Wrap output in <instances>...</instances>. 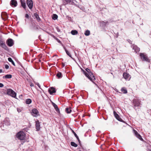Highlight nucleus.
<instances>
[{
  "mask_svg": "<svg viewBox=\"0 0 151 151\" xmlns=\"http://www.w3.org/2000/svg\"><path fill=\"white\" fill-rule=\"evenodd\" d=\"M86 71L88 73V77H89V78H88L91 81H92V82L95 83L93 82V81L95 80V77L94 75H93V73L91 72V71L88 68H86L85 69Z\"/></svg>",
  "mask_w": 151,
  "mask_h": 151,
  "instance_id": "1",
  "label": "nucleus"
},
{
  "mask_svg": "<svg viewBox=\"0 0 151 151\" xmlns=\"http://www.w3.org/2000/svg\"><path fill=\"white\" fill-rule=\"evenodd\" d=\"M17 138L21 140H24L25 139V134L22 131H20L18 132L16 135Z\"/></svg>",
  "mask_w": 151,
  "mask_h": 151,
  "instance_id": "2",
  "label": "nucleus"
},
{
  "mask_svg": "<svg viewBox=\"0 0 151 151\" xmlns=\"http://www.w3.org/2000/svg\"><path fill=\"white\" fill-rule=\"evenodd\" d=\"M6 94L14 98L16 97V93L11 89H7Z\"/></svg>",
  "mask_w": 151,
  "mask_h": 151,
  "instance_id": "3",
  "label": "nucleus"
},
{
  "mask_svg": "<svg viewBox=\"0 0 151 151\" xmlns=\"http://www.w3.org/2000/svg\"><path fill=\"white\" fill-rule=\"evenodd\" d=\"M140 59L143 61L150 62V60L148 58L147 56L144 53H139Z\"/></svg>",
  "mask_w": 151,
  "mask_h": 151,
  "instance_id": "4",
  "label": "nucleus"
},
{
  "mask_svg": "<svg viewBox=\"0 0 151 151\" xmlns=\"http://www.w3.org/2000/svg\"><path fill=\"white\" fill-rule=\"evenodd\" d=\"M132 103L134 105V109H135L136 110L135 107L139 106L140 105V101H139L138 99H133L132 100Z\"/></svg>",
  "mask_w": 151,
  "mask_h": 151,
  "instance_id": "5",
  "label": "nucleus"
},
{
  "mask_svg": "<svg viewBox=\"0 0 151 151\" xmlns=\"http://www.w3.org/2000/svg\"><path fill=\"white\" fill-rule=\"evenodd\" d=\"M0 46L4 48L5 50L8 51L9 49L5 44V42H3L2 39L0 37Z\"/></svg>",
  "mask_w": 151,
  "mask_h": 151,
  "instance_id": "6",
  "label": "nucleus"
},
{
  "mask_svg": "<svg viewBox=\"0 0 151 151\" xmlns=\"http://www.w3.org/2000/svg\"><path fill=\"white\" fill-rule=\"evenodd\" d=\"M26 3L29 9H31L33 6V2L32 0H27Z\"/></svg>",
  "mask_w": 151,
  "mask_h": 151,
  "instance_id": "7",
  "label": "nucleus"
},
{
  "mask_svg": "<svg viewBox=\"0 0 151 151\" xmlns=\"http://www.w3.org/2000/svg\"><path fill=\"white\" fill-rule=\"evenodd\" d=\"M6 43L9 47L12 46L14 44L13 40L11 38H9L6 40Z\"/></svg>",
  "mask_w": 151,
  "mask_h": 151,
  "instance_id": "8",
  "label": "nucleus"
},
{
  "mask_svg": "<svg viewBox=\"0 0 151 151\" xmlns=\"http://www.w3.org/2000/svg\"><path fill=\"white\" fill-rule=\"evenodd\" d=\"M32 114L33 116L37 117L39 115V111L36 109H34L32 110Z\"/></svg>",
  "mask_w": 151,
  "mask_h": 151,
  "instance_id": "9",
  "label": "nucleus"
},
{
  "mask_svg": "<svg viewBox=\"0 0 151 151\" xmlns=\"http://www.w3.org/2000/svg\"><path fill=\"white\" fill-rule=\"evenodd\" d=\"M114 114L116 118L119 121L122 122H124V121L116 113L115 111H114Z\"/></svg>",
  "mask_w": 151,
  "mask_h": 151,
  "instance_id": "10",
  "label": "nucleus"
},
{
  "mask_svg": "<svg viewBox=\"0 0 151 151\" xmlns=\"http://www.w3.org/2000/svg\"><path fill=\"white\" fill-rule=\"evenodd\" d=\"M10 4L12 7H16L17 5V1L16 0H11L10 2Z\"/></svg>",
  "mask_w": 151,
  "mask_h": 151,
  "instance_id": "11",
  "label": "nucleus"
},
{
  "mask_svg": "<svg viewBox=\"0 0 151 151\" xmlns=\"http://www.w3.org/2000/svg\"><path fill=\"white\" fill-rule=\"evenodd\" d=\"M1 18L3 20H6L8 18L7 14L5 12H3L1 14Z\"/></svg>",
  "mask_w": 151,
  "mask_h": 151,
  "instance_id": "12",
  "label": "nucleus"
},
{
  "mask_svg": "<svg viewBox=\"0 0 151 151\" xmlns=\"http://www.w3.org/2000/svg\"><path fill=\"white\" fill-rule=\"evenodd\" d=\"M35 128L36 131H39L40 129V122L39 120H37L35 121Z\"/></svg>",
  "mask_w": 151,
  "mask_h": 151,
  "instance_id": "13",
  "label": "nucleus"
},
{
  "mask_svg": "<svg viewBox=\"0 0 151 151\" xmlns=\"http://www.w3.org/2000/svg\"><path fill=\"white\" fill-rule=\"evenodd\" d=\"M48 91L50 94H52L53 93H55L56 90L54 87H52L48 89Z\"/></svg>",
  "mask_w": 151,
  "mask_h": 151,
  "instance_id": "14",
  "label": "nucleus"
},
{
  "mask_svg": "<svg viewBox=\"0 0 151 151\" xmlns=\"http://www.w3.org/2000/svg\"><path fill=\"white\" fill-rule=\"evenodd\" d=\"M133 131L134 132V133L135 135V136L137 137L138 139H140L141 140H143V139L142 137L134 129L133 130Z\"/></svg>",
  "mask_w": 151,
  "mask_h": 151,
  "instance_id": "15",
  "label": "nucleus"
},
{
  "mask_svg": "<svg viewBox=\"0 0 151 151\" xmlns=\"http://www.w3.org/2000/svg\"><path fill=\"white\" fill-rule=\"evenodd\" d=\"M132 48L134 50V52H135L136 53H137L140 51V48L134 44L132 45Z\"/></svg>",
  "mask_w": 151,
  "mask_h": 151,
  "instance_id": "16",
  "label": "nucleus"
},
{
  "mask_svg": "<svg viewBox=\"0 0 151 151\" xmlns=\"http://www.w3.org/2000/svg\"><path fill=\"white\" fill-rule=\"evenodd\" d=\"M123 75L124 78L126 79L129 80L130 78V75L127 73H124Z\"/></svg>",
  "mask_w": 151,
  "mask_h": 151,
  "instance_id": "17",
  "label": "nucleus"
},
{
  "mask_svg": "<svg viewBox=\"0 0 151 151\" xmlns=\"http://www.w3.org/2000/svg\"><path fill=\"white\" fill-rule=\"evenodd\" d=\"M52 104L56 111L58 113H60L59 109L58 108L57 105L52 102Z\"/></svg>",
  "mask_w": 151,
  "mask_h": 151,
  "instance_id": "18",
  "label": "nucleus"
},
{
  "mask_svg": "<svg viewBox=\"0 0 151 151\" xmlns=\"http://www.w3.org/2000/svg\"><path fill=\"white\" fill-rule=\"evenodd\" d=\"M71 1V0H62V5H65L70 3Z\"/></svg>",
  "mask_w": 151,
  "mask_h": 151,
  "instance_id": "19",
  "label": "nucleus"
},
{
  "mask_svg": "<svg viewBox=\"0 0 151 151\" xmlns=\"http://www.w3.org/2000/svg\"><path fill=\"white\" fill-rule=\"evenodd\" d=\"M21 7H23V8L25 10H26L27 9V8L26 5V4L25 1L22 2L21 3Z\"/></svg>",
  "mask_w": 151,
  "mask_h": 151,
  "instance_id": "20",
  "label": "nucleus"
},
{
  "mask_svg": "<svg viewBox=\"0 0 151 151\" xmlns=\"http://www.w3.org/2000/svg\"><path fill=\"white\" fill-rule=\"evenodd\" d=\"M108 23V21H102L100 22V25L101 26L104 27H105L106 25V24Z\"/></svg>",
  "mask_w": 151,
  "mask_h": 151,
  "instance_id": "21",
  "label": "nucleus"
},
{
  "mask_svg": "<svg viewBox=\"0 0 151 151\" xmlns=\"http://www.w3.org/2000/svg\"><path fill=\"white\" fill-rule=\"evenodd\" d=\"M71 131L72 132L73 134H74L75 136L76 137V138L77 139V140H78L79 143H80L81 141H80L79 138L78 137V136H77L76 133L73 130V129H71Z\"/></svg>",
  "mask_w": 151,
  "mask_h": 151,
  "instance_id": "22",
  "label": "nucleus"
},
{
  "mask_svg": "<svg viewBox=\"0 0 151 151\" xmlns=\"http://www.w3.org/2000/svg\"><path fill=\"white\" fill-rule=\"evenodd\" d=\"M34 16L36 19L38 21L41 20V19L39 17L38 14L37 13H34Z\"/></svg>",
  "mask_w": 151,
  "mask_h": 151,
  "instance_id": "23",
  "label": "nucleus"
},
{
  "mask_svg": "<svg viewBox=\"0 0 151 151\" xmlns=\"http://www.w3.org/2000/svg\"><path fill=\"white\" fill-rule=\"evenodd\" d=\"M63 48L64 49L66 53V54L68 55L70 58H71L72 59H73V58L71 56V55L70 53L68 51V50L66 49L65 47H63Z\"/></svg>",
  "mask_w": 151,
  "mask_h": 151,
  "instance_id": "24",
  "label": "nucleus"
},
{
  "mask_svg": "<svg viewBox=\"0 0 151 151\" xmlns=\"http://www.w3.org/2000/svg\"><path fill=\"white\" fill-rule=\"evenodd\" d=\"M56 76L58 78H61L63 76L62 73L58 71Z\"/></svg>",
  "mask_w": 151,
  "mask_h": 151,
  "instance_id": "25",
  "label": "nucleus"
},
{
  "mask_svg": "<svg viewBox=\"0 0 151 151\" xmlns=\"http://www.w3.org/2000/svg\"><path fill=\"white\" fill-rule=\"evenodd\" d=\"M12 78V75L11 74L6 75L3 77V78L6 79H10Z\"/></svg>",
  "mask_w": 151,
  "mask_h": 151,
  "instance_id": "26",
  "label": "nucleus"
},
{
  "mask_svg": "<svg viewBox=\"0 0 151 151\" xmlns=\"http://www.w3.org/2000/svg\"><path fill=\"white\" fill-rule=\"evenodd\" d=\"M65 111L67 113L69 114L71 112L72 110L71 108H69L68 107H67L65 109Z\"/></svg>",
  "mask_w": 151,
  "mask_h": 151,
  "instance_id": "27",
  "label": "nucleus"
},
{
  "mask_svg": "<svg viewBox=\"0 0 151 151\" xmlns=\"http://www.w3.org/2000/svg\"><path fill=\"white\" fill-rule=\"evenodd\" d=\"M81 70L83 72V73L88 78H89V77L88 76V73H87V72L85 71V70H83L82 68H81Z\"/></svg>",
  "mask_w": 151,
  "mask_h": 151,
  "instance_id": "28",
  "label": "nucleus"
},
{
  "mask_svg": "<svg viewBox=\"0 0 151 151\" xmlns=\"http://www.w3.org/2000/svg\"><path fill=\"white\" fill-rule=\"evenodd\" d=\"M121 90L124 94L127 93V90L124 87L122 88Z\"/></svg>",
  "mask_w": 151,
  "mask_h": 151,
  "instance_id": "29",
  "label": "nucleus"
},
{
  "mask_svg": "<svg viewBox=\"0 0 151 151\" xmlns=\"http://www.w3.org/2000/svg\"><path fill=\"white\" fill-rule=\"evenodd\" d=\"M71 33L72 35H75L78 33V32L76 30H72L71 31Z\"/></svg>",
  "mask_w": 151,
  "mask_h": 151,
  "instance_id": "30",
  "label": "nucleus"
},
{
  "mask_svg": "<svg viewBox=\"0 0 151 151\" xmlns=\"http://www.w3.org/2000/svg\"><path fill=\"white\" fill-rule=\"evenodd\" d=\"M32 102V100L30 99H28L26 100V103L27 104H31Z\"/></svg>",
  "mask_w": 151,
  "mask_h": 151,
  "instance_id": "31",
  "label": "nucleus"
},
{
  "mask_svg": "<svg viewBox=\"0 0 151 151\" xmlns=\"http://www.w3.org/2000/svg\"><path fill=\"white\" fill-rule=\"evenodd\" d=\"M8 60L9 62H11L12 63L14 66H15V63L11 58H8Z\"/></svg>",
  "mask_w": 151,
  "mask_h": 151,
  "instance_id": "32",
  "label": "nucleus"
},
{
  "mask_svg": "<svg viewBox=\"0 0 151 151\" xmlns=\"http://www.w3.org/2000/svg\"><path fill=\"white\" fill-rule=\"evenodd\" d=\"M58 18V15L56 14H53L52 15V19L54 20H55Z\"/></svg>",
  "mask_w": 151,
  "mask_h": 151,
  "instance_id": "33",
  "label": "nucleus"
},
{
  "mask_svg": "<svg viewBox=\"0 0 151 151\" xmlns=\"http://www.w3.org/2000/svg\"><path fill=\"white\" fill-rule=\"evenodd\" d=\"M70 145L72 146L75 147H77L78 146V145L73 142H71Z\"/></svg>",
  "mask_w": 151,
  "mask_h": 151,
  "instance_id": "34",
  "label": "nucleus"
},
{
  "mask_svg": "<svg viewBox=\"0 0 151 151\" xmlns=\"http://www.w3.org/2000/svg\"><path fill=\"white\" fill-rule=\"evenodd\" d=\"M90 31L87 30L85 31L84 33V34L86 36H88L90 35Z\"/></svg>",
  "mask_w": 151,
  "mask_h": 151,
  "instance_id": "35",
  "label": "nucleus"
},
{
  "mask_svg": "<svg viewBox=\"0 0 151 151\" xmlns=\"http://www.w3.org/2000/svg\"><path fill=\"white\" fill-rule=\"evenodd\" d=\"M56 40H57V41H58V42L59 43H60L62 45L63 47H64L63 45V44H62V42H61L60 40H59L58 39V38H57L56 39Z\"/></svg>",
  "mask_w": 151,
  "mask_h": 151,
  "instance_id": "36",
  "label": "nucleus"
},
{
  "mask_svg": "<svg viewBox=\"0 0 151 151\" xmlns=\"http://www.w3.org/2000/svg\"><path fill=\"white\" fill-rule=\"evenodd\" d=\"M56 30L58 32H60V28L58 27H56L55 28Z\"/></svg>",
  "mask_w": 151,
  "mask_h": 151,
  "instance_id": "37",
  "label": "nucleus"
},
{
  "mask_svg": "<svg viewBox=\"0 0 151 151\" xmlns=\"http://www.w3.org/2000/svg\"><path fill=\"white\" fill-rule=\"evenodd\" d=\"M9 65H5V68L6 69H9Z\"/></svg>",
  "mask_w": 151,
  "mask_h": 151,
  "instance_id": "38",
  "label": "nucleus"
},
{
  "mask_svg": "<svg viewBox=\"0 0 151 151\" xmlns=\"http://www.w3.org/2000/svg\"><path fill=\"white\" fill-rule=\"evenodd\" d=\"M25 17L26 18H27V19L29 18V16L28 14H25Z\"/></svg>",
  "mask_w": 151,
  "mask_h": 151,
  "instance_id": "39",
  "label": "nucleus"
},
{
  "mask_svg": "<svg viewBox=\"0 0 151 151\" xmlns=\"http://www.w3.org/2000/svg\"><path fill=\"white\" fill-rule=\"evenodd\" d=\"M4 86V84L1 83H0V88H2Z\"/></svg>",
  "mask_w": 151,
  "mask_h": 151,
  "instance_id": "40",
  "label": "nucleus"
},
{
  "mask_svg": "<svg viewBox=\"0 0 151 151\" xmlns=\"http://www.w3.org/2000/svg\"><path fill=\"white\" fill-rule=\"evenodd\" d=\"M128 41L129 42V43L130 44H132V41L130 40L129 39L128 40Z\"/></svg>",
  "mask_w": 151,
  "mask_h": 151,
  "instance_id": "41",
  "label": "nucleus"
},
{
  "mask_svg": "<svg viewBox=\"0 0 151 151\" xmlns=\"http://www.w3.org/2000/svg\"><path fill=\"white\" fill-rule=\"evenodd\" d=\"M17 111L19 113L21 111V110L20 109L17 108Z\"/></svg>",
  "mask_w": 151,
  "mask_h": 151,
  "instance_id": "42",
  "label": "nucleus"
},
{
  "mask_svg": "<svg viewBox=\"0 0 151 151\" xmlns=\"http://www.w3.org/2000/svg\"><path fill=\"white\" fill-rule=\"evenodd\" d=\"M37 86H38V87L40 88H40V85L38 83H37Z\"/></svg>",
  "mask_w": 151,
  "mask_h": 151,
  "instance_id": "43",
  "label": "nucleus"
},
{
  "mask_svg": "<svg viewBox=\"0 0 151 151\" xmlns=\"http://www.w3.org/2000/svg\"><path fill=\"white\" fill-rule=\"evenodd\" d=\"M34 84L32 83H31L30 85V86L31 87H33V86H34Z\"/></svg>",
  "mask_w": 151,
  "mask_h": 151,
  "instance_id": "44",
  "label": "nucleus"
},
{
  "mask_svg": "<svg viewBox=\"0 0 151 151\" xmlns=\"http://www.w3.org/2000/svg\"><path fill=\"white\" fill-rule=\"evenodd\" d=\"M25 1L24 0H20V3Z\"/></svg>",
  "mask_w": 151,
  "mask_h": 151,
  "instance_id": "45",
  "label": "nucleus"
},
{
  "mask_svg": "<svg viewBox=\"0 0 151 151\" xmlns=\"http://www.w3.org/2000/svg\"><path fill=\"white\" fill-rule=\"evenodd\" d=\"M2 72V70L0 69V73Z\"/></svg>",
  "mask_w": 151,
  "mask_h": 151,
  "instance_id": "46",
  "label": "nucleus"
},
{
  "mask_svg": "<svg viewBox=\"0 0 151 151\" xmlns=\"http://www.w3.org/2000/svg\"><path fill=\"white\" fill-rule=\"evenodd\" d=\"M62 65H63V67H64L65 66V64H63V63L62 64Z\"/></svg>",
  "mask_w": 151,
  "mask_h": 151,
  "instance_id": "47",
  "label": "nucleus"
},
{
  "mask_svg": "<svg viewBox=\"0 0 151 151\" xmlns=\"http://www.w3.org/2000/svg\"><path fill=\"white\" fill-rule=\"evenodd\" d=\"M149 151H151V150H149Z\"/></svg>",
  "mask_w": 151,
  "mask_h": 151,
  "instance_id": "48",
  "label": "nucleus"
},
{
  "mask_svg": "<svg viewBox=\"0 0 151 151\" xmlns=\"http://www.w3.org/2000/svg\"><path fill=\"white\" fill-rule=\"evenodd\" d=\"M40 62L41 61V60H39V61Z\"/></svg>",
  "mask_w": 151,
  "mask_h": 151,
  "instance_id": "49",
  "label": "nucleus"
}]
</instances>
